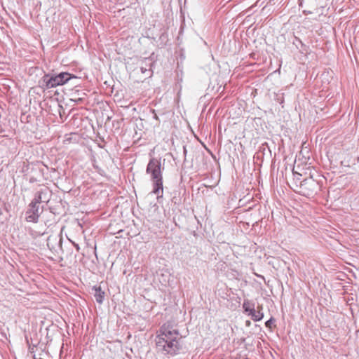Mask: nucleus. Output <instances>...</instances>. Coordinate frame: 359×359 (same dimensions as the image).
<instances>
[{
    "label": "nucleus",
    "instance_id": "7",
    "mask_svg": "<svg viewBox=\"0 0 359 359\" xmlns=\"http://www.w3.org/2000/svg\"><path fill=\"white\" fill-rule=\"evenodd\" d=\"M50 194L47 188H43L36 192L32 200L34 203L41 205L42 203H47L50 200Z\"/></svg>",
    "mask_w": 359,
    "mask_h": 359
},
{
    "label": "nucleus",
    "instance_id": "13",
    "mask_svg": "<svg viewBox=\"0 0 359 359\" xmlns=\"http://www.w3.org/2000/svg\"><path fill=\"white\" fill-rule=\"evenodd\" d=\"M275 322H276L275 318L273 317H271L269 320L266 321L265 325L267 328L272 330L273 327H276Z\"/></svg>",
    "mask_w": 359,
    "mask_h": 359
},
{
    "label": "nucleus",
    "instance_id": "3",
    "mask_svg": "<svg viewBox=\"0 0 359 359\" xmlns=\"http://www.w3.org/2000/svg\"><path fill=\"white\" fill-rule=\"evenodd\" d=\"M72 79H78V77L68 72L55 74H46L41 79V83L46 89L55 88L67 83Z\"/></svg>",
    "mask_w": 359,
    "mask_h": 359
},
{
    "label": "nucleus",
    "instance_id": "12",
    "mask_svg": "<svg viewBox=\"0 0 359 359\" xmlns=\"http://www.w3.org/2000/svg\"><path fill=\"white\" fill-rule=\"evenodd\" d=\"M248 315L250 316L251 318L255 322L260 321L264 318V313L257 311L255 309L251 313H250Z\"/></svg>",
    "mask_w": 359,
    "mask_h": 359
},
{
    "label": "nucleus",
    "instance_id": "9",
    "mask_svg": "<svg viewBox=\"0 0 359 359\" xmlns=\"http://www.w3.org/2000/svg\"><path fill=\"white\" fill-rule=\"evenodd\" d=\"M154 65V62L149 57H146L142 60V65L140 67V71L142 74H145L147 72H153L152 67Z\"/></svg>",
    "mask_w": 359,
    "mask_h": 359
},
{
    "label": "nucleus",
    "instance_id": "17",
    "mask_svg": "<svg viewBox=\"0 0 359 359\" xmlns=\"http://www.w3.org/2000/svg\"><path fill=\"white\" fill-rule=\"evenodd\" d=\"M73 244H74V246L76 248L77 252H79V250H80L79 245L78 244L75 243H73Z\"/></svg>",
    "mask_w": 359,
    "mask_h": 359
},
{
    "label": "nucleus",
    "instance_id": "16",
    "mask_svg": "<svg viewBox=\"0 0 359 359\" xmlns=\"http://www.w3.org/2000/svg\"><path fill=\"white\" fill-rule=\"evenodd\" d=\"M263 310V306L262 305H258L257 307V311L262 312Z\"/></svg>",
    "mask_w": 359,
    "mask_h": 359
},
{
    "label": "nucleus",
    "instance_id": "11",
    "mask_svg": "<svg viewBox=\"0 0 359 359\" xmlns=\"http://www.w3.org/2000/svg\"><path fill=\"white\" fill-rule=\"evenodd\" d=\"M243 309L245 313L249 314L255 310V304L248 299H245L243 304Z\"/></svg>",
    "mask_w": 359,
    "mask_h": 359
},
{
    "label": "nucleus",
    "instance_id": "4",
    "mask_svg": "<svg viewBox=\"0 0 359 359\" xmlns=\"http://www.w3.org/2000/svg\"><path fill=\"white\" fill-rule=\"evenodd\" d=\"M321 189L319 182L312 177L306 178L300 182V184H296L294 191L299 194L310 198L315 196Z\"/></svg>",
    "mask_w": 359,
    "mask_h": 359
},
{
    "label": "nucleus",
    "instance_id": "14",
    "mask_svg": "<svg viewBox=\"0 0 359 359\" xmlns=\"http://www.w3.org/2000/svg\"><path fill=\"white\" fill-rule=\"evenodd\" d=\"M293 175H294V180L295 181V185L296 184H298L297 182H301V176L302 175L298 173V172H293Z\"/></svg>",
    "mask_w": 359,
    "mask_h": 359
},
{
    "label": "nucleus",
    "instance_id": "8",
    "mask_svg": "<svg viewBox=\"0 0 359 359\" xmlns=\"http://www.w3.org/2000/svg\"><path fill=\"white\" fill-rule=\"evenodd\" d=\"M92 290L94 291V297L96 302L101 304L103 303L105 296V292L103 291L100 285H95L92 287Z\"/></svg>",
    "mask_w": 359,
    "mask_h": 359
},
{
    "label": "nucleus",
    "instance_id": "5",
    "mask_svg": "<svg viewBox=\"0 0 359 359\" xmlns=\"http://www.w3.org/2000/svg\"><path fill=\"white\" fill-rule=\"evenodd\" d=\"M43 211V205L37 204L32 201L26 211V220L29 222L37 223L40 215Z\"/></svg>",
    "mask_w": 359,
    "mask_h": 359
},
{
    "label": "nucleus",
    "instance_id": "1",
    "mask_svg": "<svg viewBox=\"0 0 359 359\" xmlns=\"http://www.w3.org/2000/svg\"><path fill=\"white\" fill-rule=\"evenodd\" d=\"M155 342L157 351L163 355H175L183 348L182 336L170 323H165L160 327Z\"/></svg>",
    "mask_w": 359,
    "mask_h": 359
},
{
    "label": "nucleus",
    "instance_id": "18",
    "mask_svg": "<svg viewBox=\"0 0 359 359\" xmlns=\"http://www.w3.org/2000/svg\"><path fill=\"white\" fill-rule=\"evenodd\" d=\"M251 325V322L250 320H246L245 325L249 327Z\"/></svg>",
    "mask_w": 359,
    "mask_h": 359
},
{
    "label": "nucleus",
    "instance_id": "15",
    "mask_svg": "<svg viewBox=\"0 0 359 359\" xmlns=\"http://www.w3.org/2000/svg\"><path fill=\"white\" fill-rule=\"evenodd\" d=\"M71 100L74 101L76 103L81 102L83 100V98L79 97V98H72Z\"/></svg>",
    "mask_w": 359,
    "mask_h": 359
},
{
    "label": "nucleus",
    "instance_id": "6",
    "mask_svg": "<svg viewBox=\"0 0 359 359\" xmlns=\"http://www.w3.org/2000/svg\"><path fill=\"white\" fill-rule=\"evenodd\" d=\"M62 237L60 234H51L47 238V246L57 254L62 252Z\"/></svg>",
    "mask_w": 359,
    "mask_h": 359
},
{
    "label": "nucleus",
    "instance_id": "10",
    "mask_svg": "<svg viewBox=\"0 0 359 359\" xmlns=\"http://www.w3.org/2000/svg\"><path fill=\"white\" fill-rule=\"evenodd\" d=\"M292 43L296 46V48L302 54H306L308 53V46L304 44L299 38L294 36Z\"/></svg>",
    "mask_w": 359,
    "mask_h": 359
},
{
    "label": "nucleus",
    "instance_id": "2",
    "mask_svg": "<svg viewBox=\"0 0 359 359\" xmlns=\"http://www.w3.org/2000/svg\"><path fill=\"white\" fill-rule=\"evenodd\" d=\"M146 172L151 175L153 185L152 193L156 194L157 199L159 200L163 197V175L160 161L155 158H151L147 164Z\"/></svg>",
    "mask_w": 359,
    "mask_h": 359
}]
</instances>
